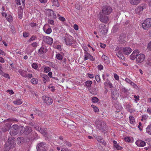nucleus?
Masks as SVG:
<instances>
[{
    "instance_id": "nucleus-1",
    "label": "nucleus",
    "mask_w": 151,
    "mask_h": 151,
    "mask_svg": "<svg viewBox=\"0 0 151 151\" xmlns=\"http://www.w3.org/2000/svg\"><path fill=\"white\" fill-rule=\"evenodd\" d=\"M15 140L14 138H9L8 139L4 148L5 151H9L10 148L14 147L16 144Z\"/></svg>"
},
{
    "instance_id": "nucleus-2",
    "label": "nucleus",
    "mask_w": 151,
    "mask_h": 151,
    "mask_svg": "<svg viewBox=\"0 0 151 151\" xmlns=\"http://www.w3.org/2000/svg\"><path fill=\"white\" fill-rule=\"evenodd\" d=\"M142 25L144 29H149L151 27V18L146 19L142 23Z\"/></svg>"
},
{
    "instance_id": "nucleus-3",
    "label": "nucleus",
    "mask_w": 151,
    "mask_h": 151,
    "mask_svg": "<svg viewBox=\"0 0 151 151\" xmlns=\"http://www.w3.org/2000/svg\"><path fill=\"white\" fill-rule=\"evenodd\" d=\"M97 127L100 130L104 129L106 127V124L100 120H96L95 122Z\"/></svg>"
},
{
    "instance_id": "nucleus-4",
    "label": "nucleus",
    "mask_w": 151,
    "mask_h": 151,
    "mask_svg": "<svg viewBox=\"0 0 151 151\" xmlns=\"http://www.w3.org/2000/svg\"><path fill=\"white\" fill-rule=\"evenodd\" d=\"M112 11V8L109 6H105L102 8V13L106 15L109 14Z\"/></svg>"
},
{
    "instance_id": "nucleus-5",
    "label": "nucleus",
    "mask_w": 151,
    "mask_h": 151,
    "mask_svg": "<svg viewBox=\"0 0 151 151\" xmlns=\"http://www.w3.org/2000/svg\"><path fill=\"white\" fill-rule=\"evenodd\" d=\"M115 107L116 109V111H115V116L116 117L119 118L122 117L123 114L122 112V107L121 106H115Z\"/></svg>"
},
{
    "instance_id": "nucleus-6",
    "label": "nucleus",
    "mask_w": 151,
    "mask_h": 151,
    "mask_svg": "<svg viewBox=\"0 0 151 151\" xmlns=\"http://www.w3.org/2000/svg\"><path fill=\"white\" fill-rule=\"evenodd\" d=\"M73 38L70 35L66 34L64 36V40L67 45H70L72 44Z\"/></svg>"
},
{
    "instance_id": "nucleus-7",
    "label": "nucleus",
    "mask_w": 151,
    "mask_h": 151,
    "mask_svg": "<svg viewBox=\"0 0 151 151\" xmlns=\"http://www.w3.org/2000/svg\"><path fill=\"white\" fill-rule=\"evenodd\" d=\"M147 5L145 4H142L139 6L137 7L135 9V12L137 14H140L142 12L144 9L146 8Z\"/></svg>"
},
{
    "instance_id": "nucleus-8",
    "label": "nucleus",
    "mask_w": 151,
    "mask_h": 151,
    "mask_svg": "<svg viewBox=\"0 0 151 151\" xmlns=\"http://www.w3.org/2000/svg\"><path fill=\"white\" fill-rule=\"evenodd\" d=\"M106 15V14H102L101 12H100L99 19V20L101 22L104 23H106L108 21V17Z\"/></svg>"
},
{
    "instance_id": "nucleus-9",
    "label": "nucleus",
    "mask_w": 151,
    "mask_h": 151,
    "mask_svg": "<svg viewBox=\"0 0 151 151\" xmlns=\"http://www.w3.org/2000/svg\"><path fill=\"white\" fill-rule=\"evenodd\" d=\"M145 55L143 54H138L136 58V62L137 63H140L143 62L145 59Z\"/></svg>"
},
{
    "instance_id": "nucleus-10",
    "label": "nucleus",
    "mask_w": 151,
    "mask_h": 151,
    "mask_svg": "<svg viewBox=\"0 0 151 151\" xmlns=\"http://www.w3.org/2000/svg\"><path fill=\"white\" fill-rule=\"evenodd\" d=\"M44 102L49 105L51 104L52 102V100L50 97L47 96H43L42 97Z\"/></svg>"
},
{
    "instance_id": "nucleus-11",
    "label": "nucleus",
    "mask_w": 151,
    "mask_h": 151,
    "mask_svg": "<svg viewBox=\"0 0 151 151\" xmlns=\"http://www.w3.org/2000/svg\"><path fill=\"white\" fill-rule=\"evenodd\" d=\"M48 51L46 47L45 46H42L38 50V55L40 56L46 53Z\"/></svg>"
},
{
    "instance_id": "nucleus-12",
    "label": "nucleus",
    "mask_w": 151,
    "mask_h": 151,
    "mask_svg": "<svg viewBox=\"0 0 151 151\" xmlns=\"http://www.w3.org/2000/svg\"><path fill=\"white\" fill-rule=\"evenodd\" d=\"M43 41L50 45H51L53 43V40L50 37L45 36L43 37Z\"/></svg>"
},
{
    "instance_id": "nucleus-13",
    "label": "nucleus",
    "mask_w": 151,
    "mask_h": 151,
    "mask_svg": "<svg viewBox=\"0 0 151 151\" xmlns=\"http://www.w3.org/2000/svg\"><path fill=\"white\" fill-rule=\"evenodd\" d=\"M123 52L126 55L129 54L132 52V49L129 47H121Z\"/></svg>"
},
{
    "instance_id": "nucleus-14",
    "label": "nucleus",
    "mask_w": 151,
    "mask_h": 151,
    "mask_svg": "<svg viewBox=\"0 0 151 151\" xmlns=\"http://www.w3.org/2000/svg\"><path fill=\"white\" fill-rule=\"evenodd\" d=\"M46 143L45 142L39 143L37 146V149L38 151H43L44 149L45 145Z\"/></svg>"
},
{
    "instance_id": "nucleus-15",
    "label": "nucleus",
    "mask_w": 151,
    "mask_h": 151,
    "mask_svg": "<svg viewBox=\"0 0 151 151\" xmlns=\"http://www.w3.org/2000/svg\"><path fill=\"white\" fill-rule=\"evenodd\" d=\"M49 12L48 14V16L50 17V18L52 19H56L57 18L56 14H55L54 12L52 10L48 9L47 10Z\"/></svg>"
},
{
    "instance_id": "nucleus-16",
    "label": "nucleus",
    "mask_w": 151,
    "mask_h": 151,
    "mask_svg": "<svg viewBox=\"0 0 151 151\" xmlns=\"http://www.w3.org/2000/svg\"><path fill=\"white\" fill-rule=\"evenodd\" d=\"M123 52L121 50V48L118 49L117 52H116L117 56L119 58H121L122 60H124L125 59L124 57L123 56L122 52Z\"/></svg>"
},
{
    "instance_id": "nucleus-17",
    "label": "nucleus",
    "mask_w": 151,
    "mask_h": 151,
    "mask_svg": "<svg viewBox=\"0 0 151 151\" xmlns=\"http://www.w3.org/2000/svg\"><path fill=\"white\" fill-rule=\"evenodd\" d=\"M40 76L42 78V81L44 83H45L50 81L49 78L47 75L41 73Z\"/></svg>"
},
{
    "instance_id": "nucleus-18",
    "label": "nucleus",
    "mask_w": 151,
    "mask_h": 151,
    "mask_svg": "<svg viewBox=\"0 0 151 151\" xmlns=\"http://www.w3.org/2000/svg\"><path fill=\"white\" fill-rule=\"evenodd\" d=\"M139 53V51L138 50H134L130 56V58L132 60H134L136 58L137 56Z\"/></svg>"
},
{
    "instance_id": "nucleus-19",
    "label": "nucleus",
    "mask_w": 151,
    "mask_h": 151,
    "mask_svg": "<svg viewBox=\"0 0 151 151\" xmlns=\"http://www.w3.org/2000/svg\"><path fill=\"white\" fill-rule=\"evenodd\" d=\"M135 143L138 146L140 147H144L145 146L146 144L145 142L140 140H137L136 142Z\"/></svg>"
},
{
    "instance_id": "nucleus-20",
    "label": "nucleus",
    "mask_w": 151,
    "mask_h": 151,
    "mask_svg": "<svg viewBox=\"0 0 151 151\" xmlns=\"http://www.w3.org/2000/svg\"><path fill=\"white\" fill-rule=\"evenodd\" d=\"M25 0H16V4L18 5H21L22 2V6L18 7V9L19 8H24L25 6Z\"/></svg>"
},
{
    "instance_id": "nucleus-21",
    "label": "nucleus",
    "mask_w": 151,
    "mask_h": 151,
    "mask_svg": "<svg viewBox=\"0 0 151 151\" xmlns=\"http://www.w3.org/2000/svg\"><path fill=\"white\" fill-rule=\"evenodd\" d=\"M100 29H102L100 31L102 32V34L104 33V35H105L107 33V30L106 29V26L104 24H101L100 26Z\"/></svg>"
},
{
    "instance_id": "nucleus-22",
    "label": "nucleus",
    "mask_w": 151,
    "mask_h": 151,
    "mask_svg": "<svg viewBox=\"0 0 151 151\" xmlns=\"http://www.w3.org/2000/svg\"><path fill=\"white\" fill-rule=\"evenodd\" d=\"M23 130H24L25 134H28L32 131V129L30 127H26L24 128H23Z\"/></svg>"
},
{
    "instance_id": "nucleus-23",
    "label": "nucleus",
    "mask_w": 151,
    "mask_h": 151,
    "mask_svg": "<svg viewBox=\"0 0 151 151\" xmlns=\"http://www.w3.org/2000/svg\"><path fill=\"white\" fill-rule=\"evenodd\" d=\"M102 59L103 60L104 62L108 64L109 63V58L105 55H103L101 57Z\"/></svg>"
},
{
    "instance_id": "nucleus-24",
    "label": "nucleus",
    "mask_w": 151,
    "mask_h": 151,
    "mask_svg": "<svg viewBox=\"0 0 151 151\" xmlns=\"http://www.w3.org/2000/svg\"><path fill=\"white\" fill-rule=\"evenodd\" d=\"M118 96L116 93V91H114L111 92V97L113 100H116Z\"/></svg>"
},
{
    "instance_id": "nucleus-25",
    "label": "nucleus",
    "mask_w": 151,
    "mask_h": 151,
    "mask_svg": "<svg viewBox=\"0 0 151 151\" xmlns=\"http://www.w3.org/2000/svg\"><path fill=\"white\" fill-rule=\"evenodd\" d=\"M19 73L23 77L26 78L27 77L26 72L21 69H20L18 71Z\"/></svg>"
},
{
    "instance_id": "nucleus-26",
    "label": "nucleus",
    "mask_w": 151,
    "mask_h": 151,
    "mask_svg": "<svg viewBox=\"0 0 151 151\" xmlns=\"http://www.w3.org/2000/svg\"><path fill=\"white\" fill-rule=\"evenodd\" d=\"M45 26L46 25H45L43 27V30L47 34H50L51 32L52 31V30L51 28H50V26L49 25L48 26L49 27L47 29H45Z\"/></svg>"
},
{
    "instance_id": "nucleus-27",
    "label": "nucleus",
    "mask_w": 151,
    "mask_h": 151,
    "mask_svg": "<svg viewBox=\"0 0 151 151\" xmlns=\"http://www.w3.org/2000/svg\"><path fill=\"white\" fill-rule=\"evenodd\" d=\"M141 0H129V2L132 5H137L140 3Z\"/></svg>"
},
{
    "instance_id": "nucleus-28",
    "label": "nucleus",
    "mask_w": 151,
    "mask_h": 151,
    "mask_svg": "<svg viewBox=\"0 0 151 151\" xmlns=\"http://www.w3.org/2000/svg\"><path fill=\"white\" fill-rule=\"evenodd\" d=\"M38 130L40 133H41L43 135L45 136H47V133L45 131V129L44 128H39V130Z\"/></svg>"
},
{
    "instance_id": "nucleus-29",
    "label": "nucleus",
    "mask_w": 151,
    "mask_h": 151,
    "mask_svg": "<svg viewBox=\"0 0 151 151\" xmlns=\"http://www.w3.org/2000/svg\"><path fill=\"white\" fill-rule=\"evenodd\" d=\"M63 57V54H60L59 53H57L56 55L55 58L59 60H61Z\"/></svg>"
},
{
    "instance_id": "nucleus-30",
    "label": "nucleus",
    "mask_w": 151,
    "mask_h": 151,
    "mask_svg": "<svg viewBox=\"0 0 151 151\" xmlns=\"http://www.w3.org/2000/svg\"><path fill=\"white\" fill-rule=\"evenodd\" d=\"M18 131L16 130L11 129L10 130V134L11 136H14L17 134Z\"/></svg>"
},
{
    "instance_id": "nucleus-31",
    "label": "nucleus",
    "mask_w": 151,
    "mask_h": 151,
    "mask_svg": "<svg viewBox=\"0 0 151 151\" xmlns=\"http://www.w3.org/2000/svg\"><path fill=\"white\" fill-rule=\"evenodd\" d=\"M0 74L2 76L6 78H8L9 79L10 78V77L9 75L7 73H5L2 70H1V71H0Z\"/></svg>"
},
{
    "instance_id": "nucleus-32",
    "label": "nucleus",
    "mask_w": 151,
    "mask_h": 151,
    "mask_svg": "<svg viewBox=\"0 0 151 151\" xmlns=\"http://www.w3.org/2000/svg\"><path fill=\"white\" fill-rule=\"evenodd\" d=\"M24 8H19V11L18 12V16H19V17L21 19L22 17V15L23 12V9Z\"/></svg>"
},
{
    "instance_id": "nucleus-33",
    "label": "nucleus",
    "mask_w": 151,
    "mask_h": 151,
    "mask_svg": "<svg viewBox=\"0 0 151 151\" xmlns=\"http://www.w3.org/2000/svg\"><path fill=\"white\" fill-rule=\"evenodd\" d=\"M22 103V100L17 99L13 101V103L15 105H18L21 104Z\"/></svg>"
},
{
    "instance_id": "nucleus-34",
    "label": "nucleus",
    "mask_w": 151,
    "mask_h": 151,
    "mask_svg": "<svg viewBox=\"0 0 151 151\" xmlns=\"http://www.w3.org/2000/svg\"><path fill=\"white\" fill-rule=\"evenodd\" d=\"M84 53L85 55L84 60H86L89 59L90 54L89 53H88V52H86V50H85V52H84Z\"/></svg>"
},
{
    "instance_id": "nucleus-35",
    "label": "nucleus",
    "mask_w": 151,
    "mask_h": 151,
    "mask_svg": "<svg viewBox=\"0 0 151 151\" xmlns=\"http://www.w3.org/2000/svg\"><path fill=\"white\" fill-rule=\"evenodd\" d=\"M146 132L147 133L151 135V124L148 125L146 128Z\"/></svg>"
},
{
    "instance_id": "nucleus-36",
    "label": "nucleus",
    "mask_w": 151,
    "mask_h": 151,
    "mask_svg": "<svg viewBox=\"0 0 151 151\" xmlns=\"http://www.w3.org/2000/svg\"><path fill=\"white\" fill-rule=\"evenodd\" d=\"M92 83V81H87L85 82V85L88 87V89H89V88H90V87L91 86Z\"/></svg>"
},
{
    "instance_id": "nucleus-37",
    "label": "nucleus",
    "mask_w": 151,
    "mask_h": 151,
    "mask_svg": "<svg viewBox=\"0 0 151 151\" xmlns=\"http://www.w3.org/2000/svg\"><path fill=\"white\" fill-rule=\"evenodd\" d=\"M24 141V138L23 137H19L17 138V143L19 144L22 142H23Z\"/></svg>"
},
{
    "instance_id": "nucleus-38",
    "label": "nucleus",
    "mask_w": 151,
    "mask_h": 151,
    "mask_svg": "<svg viewBox=\"0 0 151 151\" xmlns=\"http://www.w3.org/2000/svg\"><path fill=\"white\" fill-rule=\"evenodd\" d=\"M52 2L53 3V4L52 5V6H55L57 7L59 6L60 4L57 0H52Z\"/></svg>"
},
{
    "instance_id": "nucleus-39",
    "label": "nucleus",
    "mask_w": 151,
    "mask_h": 151,
    "mask_svg": "<svg viewBox=\"0 0 151 151\" xmlns=\"http://www.w3.org/2000/svg\"><path fill=\"white\" fill-rule=\"evenodd\" d=\"M145 65L146 67H148V65L151 67V57H149L148 58L147 63Z\"/></svg>"
},
{
    "instance_id": "nucleus-40",
    "label": "nucleus",
    "mask_w": 151,
    "mask_h": 151,
    "mask_svg": "<svg viewBox=\"0 0 151 151\" xmlns=\"http://www.w3.org/2000/svg\"><path fill=\"white\" fill-rule=\"evenodd\" d=\"M126 107L128 111L130 112V113H132L134 111L131 108V105L128 104L126 105Z\"/></svg>"
},
{
    "instance_id": "nucleus-41",
    "label": "nucleus",
    "mask_w": 151,
    "mask_h": 151,
    "mask_svg": "<svg viewBox=\"0 0 151 151\" xmlns=\"http://www.w3.org/2000/svg\"><path fill=\"white\" fill-rule=\"evenodd\" d=\"M5 17L7 20L9 22H11L12 21V17L10 15H6V16Z\"/></svg>"
},
{
    "instance_id": "nucleus-42",
    "label": "nucleus",
    "mask_w": 151,
    "mask_h": 151,
    "mask_svg": "<svg viewBox=\"0 0 151 151\" xmlns=\"http://www.w3.org/2000/svg\"><path fill=\"white\" fill-rule=\"evenodd\" d=\"M89 90L91 94H95L97 93V90L96 88H92L90 89L89 88Z\"/></svg>"
},
{
    "instance_id": "nucleus-43",
    "label": "nucleus",
    "mask_w": 151,
    "mask_h": 151,
    "mask_svg": "<svg viewBox=\"0 0 151 151\" xmlns=\"http://www.w3.org/2000/svg\"><path fill=\"white\" fill-rule=\"evenodd\" d=\"M63 143V145H65L66 146H67L68 147H71L72 146L71 144L69 141H64Z\"/></svg>"
},
{
    "instance_id": "nucleus-44",
    "label": "nucleus",
    "mask_w": 151,
    "mask_h": 151,
    "mask_svg": "<svg viewBox=\"0 0 151 151\" xmlns=\"http://www.w3.org/2000/svg\"><path fill=\"white\" fill-rule=\"evenodd\" d=\"M130 123L131 124H134V119L133 116H131L129 117Z\"/></svg>"
},
{
    "instance_id": "nucleus-45",
    "label": "nucleus",
    "mask_w": 151,
    "mask_h": 151,
    "mask_svg": "<svg viewBox=\"0 0 151 151\" xmlns=\"http://www.w3.org/2000/svg\"><path fill=\"white\" fill-rule=\"evenodd\" d=\"M96 139L98 142L101 143L103 141L104 139L101 136H97L96 137Z\"/></svg>"
},
{
    "instance_id": "nucleus-46",
    "label": "nucleus",
    "mask_w": 151,
    "mask_h": 151,
    "mask_svg": "<svg viewBox=\"0 0 151 151\" xmlns=\"http://www.w3.org/2000/svg\"><path fill=\"white\" fill-rule=\"evenodd\" d=\"M34 114L38 116L40 115L41 114V112L37 110H35L34 111Z\"/></svg>"
},
{
    "instance_id": "nucleus-47",
    "label": "nucleus",
    "mask_w": 151,
    "mask_h": 151,
    "mask_svg": "<svg viewBox=\"0 0 151 151\" xmlns=\"http://www.w3.org/2000/svg\"><path fill=\"white\" fill-rule=\"evenodd\" d=\"M32 67L35 69H37L38 68L37 64L36 63H33L32 64Z\"/></svg>"
},
{
    "instance_id": "nucleus-48",
    "label": "nucleus",
    "mask_w": 151,
    "mask_h": 151,
    "mask_svg": "<svg viewBox=\"0 0 151 151\" xmlns=\"http://www.w3.org/2000/svg\"><path fill=\"white\" fill-rule=\"evenodd\" d=\"M31 81L33 84H37L38 82V80L35 78H33L31 80Z\"/></svg>"
},
{
    "instance_id": "nucleus-49",
    "label": "nucleus",
    "mask_w": 151,
    "mask_h": 151,
    "mask_svg": "<svg viewBox=\"0 0 151 151\" xmlns=\"http://www.w3.org/2000/svg\"><path fill=\"white\" fill-rule=\"evenodd\" d=\"M18 128L19 126L16 124L13 125L11 128V129H12L18 131Z\"/></svg>"
},
{
    "instance_id": "nucleus-50",
    "label": "nucleus",
    "mask_w": 151,
    "mask_h": 151,
    "mask_svg": "<svg viewBox=\"0 0 151 151\" xmlns=\"http://www.w3.org/2000/svg\"><path fill=\"white\" fill-rule=\"evenodd\" d=\"M114 147L116 148L117 150H121L122 149V147L119 145L118 144L114 145Z\"/></svg>"
},
{
    "instance_id": "nucleus-51",
    "label": "nucleus",
    "mask_w": 151,
    "mask_h": 151,
    "mask_svg": "<svg viewBox=\"0 0 151 151\" xmlns=\"http://www.w3.org/2000/svg\"><path fill=\"white\" fill-rule=\"evenodd\" d=\"M30 92L31 94H32L33 96H36L37 98L38 97V95L37 94V92H35L33 91L30 90Z\"/></svg>"
},
{
    "instance_id": "nucleus-52",
    "label": "nucleus",
    "mask_w": 151,
    "mask_h": 151,
    "mask_svg": "<svg viewBox=\"0 0 151 151\" xmlns=\"http://www.w3.org/2000/svg\"><path fill=\"white\" fill-rule=\"evenodd\" d=\"M98 99L96 97H92V101L93 103H97L98 102Z\"/></svg>"
},
{
    "instance_id": "nucleus-53",
    "label": "nucleus",
    "mask_w": 151,
    "mask_h": 151,
    "mask_svg": "<svg viewBox=\"0 0 151 151\" xmlns=\"http://www.w3.org/2000/svg\"><path fill=\"white\" fill-rule=\"evenodd\" d=\"M48 23L52 25L54 24V21L52 19H49L48 20Z\"/></svg>"
},
{
    "instance_id": "nucleus-54",
    "label": "nucleus",
    "mask_w": 151,
    "mask_h": 151,
    "mask_svg": "<svg viewBox=\"0 0 151 151\" xmlns=\"http://www.w3.org/2000/svg\"><path fill=\"white\" fill-rule=\"evenodd\" d=\"M36 38V37L35 36H32L30 38L29 40V42H31L32 41H33L34 40H35Z\"/></svg>"
},
{
    "instance_id": "nucleus-55",
    "label": "nucleus",
    "mask_w": 151,
    "mask_h": 151,
    "mask_svg": "<svg viewBox=\"0 0 151 151\" xmlns=\"http://www.w3.org/2000/svg\"><path fill=\"white\" fill-rule=\"evenodd\" d=\"M95 78L97 82H98L100 80V78L99 75H96L95 76Z\"/></svg>"
},
{
    "instance_id": "nucleus-56",
    "label": "nucleus",
    "mask_w": 151,
    "mask_h": 151,
    "mask_svg": "<svg viewBox=\"0 0 151 151\" xmlns=\"http://www.w3.org/2000/svg\"><path fill=\"white\" fill-rule=\"evenodd\" d=\"M44 71L46 73H47L50 70V68L48 67H46L44 68Z\"/></svg>"
},
{
    "instance_id": "nucleus-57",
    "label": "nucleus",
    "mask_w": 151,
    "mask_h": 151,
    "mask_svg": "<svg viewBox=\"0 0 151 151\" xmlns=\"http://www.w3.org/2000/svg\"><path fill=\"white\" fill-rule=\"evenodd\" d=\"M147 48L148 50L151 51V41L148 43Z\"/></svg>"
},
{
    "instance_id": "nucleus-58",
    "label": "nucleus",
    "mask_w": 151,
    "mask_h": 151,
    "mask_svg": "<svg viewBox=\"0 0 151 151\" xmlns=\"http://www.w3.org/2000/svg\"><path fill=\"white\" fill-rule=\"evenodd\" d=\"M6 92L9 93L10 95H12L14 93V92L12 90H7Z\"/></svg>"
},
{
    "instance_id": "nucleus-59",
    "label": "nucleus",
    "mask_w": 151,
    "mask_h": 151,
    "mask_svg": "<svg viewBox=\"0 0 151 151\" xmlns=\"http://www.w3.org/2000/svg\"><path fill=\"white\" fill-rule=\"evenodd\" d=\"M139 96H137L136 95H134V98L135 99V102H137V101L139 100Z\"/></svg>"
},
{
    "instance_id": "nucleus-60",
    "label": "nucleus",
    "mask_w": 151,
    "mask_h": 151,
    "mask_svg": "<svg viewBox=\"0 0 151 151\" xmlns=\"http://www.w3.org/2000/svg\"><path fill=\"white\" fill-rule=\"evenodd\" d=\"M122 91L125 93H127L128 91V90L126 88L124 87H123L122 88Z\"/></svg>"
},
{
    "instance_id": "nucleus-61",
    "label": "nucleus",
    "mask_w": 151,
    "mask_h": 151,
    "mask_svg": "<svg viewBox=\"0 0 151 151\" xmlns=\"http://www.w3.org/2000/svg\"><path fill=\"white\" fill-rule=\"evenodd\" d=\"M114 78L116 80H119V76L117 75L116 73H114Z\"/></svg>"
},
{
    "instance_id": "nucleus-62",
    "label": "nucleus",
    "mask_w": 151,
    "mask_h": 151,
    "mask_svg": "<svg viewBox=\"0 0 151 151\" xmlns=\"http://www.w3.org/2000/svg\"><path fill=\"white\" fill-rule=\"evenodd\" d=\"M125 141L126 142H129L131 140V139L130 137H126L124 138Z\"/></svg>"
},
{
    "instance_id": "nucleus-63",
    "label": "nucleus",
    "mask_w": 151,
    "mask_h": 151,
    "mask_svg": "<svg viewBox=\"0 0 151 151\" xmlns=\"http://www.w3.org/2000/svg\"><path fill=\"white\" fill-rule=\"evenodd\" d=\"M33 126L37 130H39V127L38 125L37 124H33Z\"/></svg>"
},
{
    "instance_id": "nucleus-64",
    "label": "nucleus",
    "mask_w": 151,
    "mask_h": 151,
    "mask_svg": "<svg viewBox=\"0 0 151 151\" xmlns=\"http://www.w3.org/2000/svg\"><path fill=\"white\" fill-rule=\"evenodd\" d=\"M29 34L27 32H24L23 33V37H27L29 36Z\"/></svg>"
}]
</instances>
